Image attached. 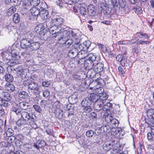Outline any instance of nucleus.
Returning <instances> with one entry per match:
<instances>
[{
	"mask_svg": "<svg viewBox=\"0 0 154 154\" xmlns=\"http://www.w3.org/2000/svg\"><path fill=\"white\" fill-rule=\"evenodd\" d=\"M11 111L12 112L15 113L17 116L21 115L23 119L26 122H28L29 123H32L33 124H35V127L33 126L35 128L36 127V125L34 123L36 119V116L32 113H29L25 111H21V109L19 108L18 106L15 103L13 104Z\"/></svg>",
	"mask_w": 154,
	"mask_h": 154,
	"instance_id": "f257e3e1",
	"label": "nucleus"
},
{
	"mask_svg": "<svg viewBox=\"0 0 154 154\" xmlns=\"http://www.w3.org/2000/svg\"><path fill=\"white\" fill-rule=\"evenodd\" d=\"M21 48L25 49L28 54L31 51L36 50L39 48L40 44L37 42H33L28 39H23L20 42Z\"/></svg>",
	"mask_w": 154,
	"mask_h": 154,
	"instance_id": "f03ea898",
	"label": "nucleus"
},
{
	"mask_svg": "<svg viewBox=\"0 0 154 154\" xmlns=\"http://www.w3.org/2000/svg\"><path fill=\"white\" fill-rule=\"evenodd\" d=\"M99 59L97 57L96 54L94 53H91L88 55V59L84 63V66L86 70H90L92 69L94 66L96 61L97 62Z\"/></svg>",
	"mask_w": 154,
	"mask_h": 154,
	"instance_id": "7ed1b4c3",
	"label": "nucleus"
},
{
	"mask_svg": "<svg viewBox=\"0 0 154 154\" xmlns=\"http://www.w3.org/2000/svg\"><path fill=\"white\" fill-rule=\"evenodd\" d=\"M45 25L47 28L49 29L50 33L54 35V36L55 37H56L61 31V28L60 26H58L52 24L51 22L48 19L46 20Z\"/></svg>",
	"mask_w": 154,
	"mask_h": 154,
	"instance_id": "20e7f679",
	"label": "nucleus"
},
{
	"mask_svg": "<svg viewBox=\"0 0 154 154\" xmlns=\"http://www.w3.org/2000/svg\"><path fill=\"white\" fill-rule=\"evenodd\" d=\"M60 103L57 101L54 103L52 108L55 115L59 117H61L63 116V112L60 109Z\"/></svg>",
	"mask_w": 154,
	"mask_h": 154,
	"instance_id": "39448f33",
	"label": "nucleus"
},
{
	"mask_svg": "<svg viewBox=\"0 0 154 154\" xmlns=\"http://www.w3.org/2000/svg\"><path fill=\"white\" fill-rule=\"evenodd\" d=\"M10 54V52L7 51H3L1 53L2 59L5 61V63L9 65H10V64H11L13 62Z\"/></svg>",
	"mask_w": 154,
	"mask_h": 154,
	"instance_id": "423d86ee",
	"label": "nucleus"
},
{
	"mask_svg": "<svg viewBox=\"0 0 154 154\" xmlns=\"http://www.w3.org/2000/svg\"><path fill=\"white\" fill-rule=\"evenodd\" d=\"M15 70L18 76H22L29 73V70L28 69L21 66H17Z\"/></svg>",
	"mask_w": 154,
	"mask_h": 154,
	"instance_id": "0eeeda50",
	"label": "nucleus"
},
{
	"mask_svg": "<svg viewBox=\"0 0 154 154\" xmlns=\"http://www.w3.org/2000/svg\"><path fill=\"white\" fill-rule=\"evenodd\" d=\"M40 86H38V84L35 82H31L28 84L29 88L34 90L35 93L37 95L39 94L40 92Z\"/></svg>",
	"mask_w": 154,
	"mask_h": 154,
	"instance_id": "6e6552de",
	"label": "nucleus"
},
{
	"mask_svg": "<svg viewBox=\"0 0 154 154\" xmlns=\"http://www.w3.org/2000/svg\"><path fill=\"white\" fill-rule=\"evenodd\" d=\"M116 59L117 60L120 62L122 66L124 67L125 66L127 59L125 53L123 54H119L116 57Z\"/></svg>",
	"mask_w": 154,
	"mask_h": 154,
	"instance_id": "1a4fd4ad",
	"label": "nucleus"
},
{
	"mask_svg": "<svg viewBox=\"0 0 154 154\" xmlns=\"http://www.w3.org/2000/svg\"><path fill=\"white\" fill-rule=\"evenodd\" d=\"M0 98L6 101H9L11 99V95L7 92L2 91L0 88Z\"/></svg>",
	"mask_w": 154,
	"mask_h": 154,
	"instance_id": "9d476101",
	"label": "nucleus"
},
{
	"mask_svg": "<svg viewBox=\"0 0 154 154\" xmlns=\"http://www.w3.org/2000/svg\"><path fill=\"white\" fill-rule=\"evenodd\" d=\"M106 118H109V119L112 130H115V128H117L119 125L118 121L116 119H113V117L111 116H108Z\"/></svg>",
	"mask_w": 154,
	"mask_h": 154,
	"instance_id": "9b49d317",
	"label": "nucleus"
},
{
	"mask_svg": "<svg viewBox=\"0 0 154 154\" xmlns=\"http://www.w3.org/2000/svg\"><path fill=\"white\" fill-rule=\"evenodd\" d=\"M106 102L105 100H103L101 99H99L98 101L94 104L95 109L97 111H99L101 109L103 106V105Z\"/></svg>",
	"mask_w": 154,
	"mask_h": 154,
	"instance_id": "f8f14e48",
	"label": "nucleus"
},
{
	"mask_svg": "<svg viewBox=\"0 0 154 154\" xmlns=\"http://www.w3.org/2000/svg\"><path fill=\"white\" fill-rule=\"evenodd\" d=\"M104 69V65L102 63H97L94 68V71L97 73L102 72Z\"/></svg>",
	"mask_w": 154,
	"mask_h": 154,
	"instance_id": "ddd939ff",
	"label": "nucleus"
},
{
	"mask_svg": "<svg viewBox=\"0 0 154 154\" xmlns=\"http://www.w3.org/2000/svg\"><path fill=\"white\" fill-rule=\"evenodd\" d=\"M88 13L89 16H94L96 14V10L94 5H89L87 8Z\"/></svg>",
	"mask_w": 154,
	"mask_h": 154,
	"instance_id": "4468645a",
	"label": "nucleus"
},
{
	"mask_svg": "<svg viewBox=\"0 0 154 154\" xmlns=\"http://www.w3.org/2000/svg\"><path fill=\"white\" fill-rule=\"evenodd\" d=\"M78 54V50L73 47L71 49L68 53V56L71 58H75Z\"/></svg>",
	"mask_w": 154,
	"mask_h": 154,
	"instance_id": "2eb2a0df",
	"label": "nucleus"
},
{
	"mask_svg": "<svg viewBox=\"0 0 154 154\" xmlns=\"http://www.w3.org/2000/svg\"><path fill=\"white\" fill-rule=\"evenodd\" d=\"M50 22L54 25L60 26V25L63 23V19L62 18L58 17L52 20Z\"/></svg>",
	"mask_w": 154,
	"mask_h": 154,
	"instance_id": "dca6fc26",
	"label": "nucleus"
},
{
	"mask_svg": "<svg viewBox=\"0 0 154 154\" xmlns=\"http://www.w3.org/2000/svg\"><path fill=\"white\" fill-rule=\"evenodd\" d=\"M99 97L97 94L92 93L89 95L88 98L91 102L92 101L95 103L98 101L99 99H100Z\"/></svg>",
	"mask_w": 154,
	"mask_h": 154,
	"instance_id": "f3484780",
	"label": "nucleus"
},
{
	"mask_svg": "<svg viewBox=\"0 0 154 154\" xmlns=\"http://www.w3.org/2000/svg\"><path fill=\"white\" fill-rule=\"evenodd\" d=\"M10 54L11 55V60H16L20 59V56L19 55V53L17 50H12Z\"/></svg>",
	"mask_w": 154,
	"mask_h": 154,
	"instance_id": "a211bd4d",
	"label": "nucleus"
},
{
	"mask_svg": "<svg viewBox=\"0 0 154 154\" xmlns=\"http://www.w3.org/2000/svg\"><path fill=\"white\" fill-rule=\"evenodd\" d=\"M31 14L33 16H38L40 13V10L35 7L32 8L30 10Z\"/></svg>",
	"mask_w": 154,
	"mask_h": 154,
	"instance_id": "6ab92c4d",
	"label": "nucleus"
},
{
	"mask_svg": "<svg viewBox=\"0 0 154 154\" xmlns=\"http://www.w3.org/2000/svg\"><path fill=\"white\" fill-rule=\"evenodd\" d=\"M7 137H8L7 139V144L6 145H5V146L6 147H8L9 146H13V145H12L11 143H13L14 142L15 139V137L12 136Z\"/></svg>",
	"mask_w": 154,
	"mask_h": 154,
	"instance_id": "aec40b11",
	"label": "nucleus"
},
{
	"mask_svg": "<svg viewBox=\"0 0 154 154\" xmlns=\"http://www.w3.org/2000/svg\"><path fill=\"white\" fill-rule=\"evenodd\" d=\"M89 54L88 53L85 52V51H82L78 52V57L81 59H82L86 57H88V55Z\"/></svg>",
	"mask_w": 154,
	"mask_h": 154,
	"instance_id": "412c9836",
	"label": "nucleus"
},
{
	"mask_svg": "<svg viewBox=\"0 0 154 154\" xmlns=\"http://www.w3.org/2000/svg\"><path fill=\"white\" fill-rule=\"evenodd\" d=\"M22 5L25 9H29L31 6V1L29 0H22Z\"/></svg>",
	"mask_w": 154,
	"mask_h": 154,
	"instance_id": "4be33fe9",
	"label": "nucleus"
},
{
	"mask_svg": "<svg viewBox=\"0 0 154 154\" xmlns=\"http://www.w3.org/2000/svg\"><path fill=\"white\" fill-rule=\"evenodd\" d=\"M5 88L7 91L10 92L13 91L15 89L14 85L9 83H7L5 85Z\"/></svg>",
	"mask_w": 154,
	"mask_h": 154,
	"instance_id": "5701e85b",
	"label": "nucleus"
},
{
	"mask_svg": "<svg viewBox=\"0 0 154 154\" xmlns=\"http://www.w3.org/2000/svg\"><path fill=\"white\" fill-rule=\"evenodd\" d=\"M135 35L140 38H143L146 39H148L149 38V36L147 34L141 32H137L135 33Z\"/></svg>",
	"mask_w": 154,
	"mask_h": 154,
	"instance_id": "b1692460",
	"label": "nucleus"
},
{
	"mask_svg": "<svg viewBox=\"0 0 154 154\" xmlns=\"http://www.w3.org/2000/svg\"><path fill=\"white\" fill-rule=\"evenodd\" d=\"M40 14L41 18L43 20L46 19L48 18V13L47 11L45 10H42V11H40Z\"/></svg>",
	"mask_w": 154,
	"mask_h": 154,
	"instance_id": "393cba45",
	"label": "nucleus"
},
{
	"mask_svg": "<svg viewBox=\"0 0 154 154\" xmlns=\"http://www.w3.org/2000/svg\"><path fill=\"white\" fill-rule=\"evenodd\" d=\"M14 6L11 7L6 11V13L8 16H11L16 11V8Z\"/></svg>",
	"mask_w": 154,
	"mask_h": 154,
	"instance_id": "a878e982",
	"label": "nucleus"
},
{
	"mask_svg": "<svg viewBox=\"0 0 154 154\" xmlns=\"http://www.w3.org/2000/svg\"><path fill=\"white\" fill-rule=\"evenodd\" d=\"M147 115L148 117L154 122V108L148 110L147 112Z\"/></svg>",
	"mask_w": 154,
	"mask_h": 154,
	"instance_id": "bb28decb",
	"label": "nucleus"
},
{
	"mask_svg": "<svg viewBox=\"0 0 154 154\" xmlns=\"http://www.w3.org/2000/svg\"><path fill=\"white\" fill-rule=\"evenodd\" d=\"M18 96L20 98L25 99L28 97L29 95L27 92L23 91L18 93Z\"/></svg>",
	"mask_w": 154,
	"mask_h": 154,
	"instance_id": "cd10ccee",
	"label": "nucleus"
},
{
	"mask_svg": "<svg viewBox=\"0 0 154 154\" xmlns=\"http://www.w3.org/2000/svg\"><path fill=\"white\" fill-rule=\"evenodd\" d=\"M81 104L82 106H90L91 103V102L88 98H85L82 100Z\"/></svg>",
	"mask_w": 154,
	"mask_h": 154,
	"instance_id": "c85d7f7f",
	"label": "nucleus"
},
{
	"mask_svg": "<svg viewBox=\"0 0 154 154\" xmlns=\"http://www.w3.org/2000/svg\"><path fill=\"white\" fill-rule=\"evenodd\" d=\"M19 108L20 109H22L23 110H26L28 106V103L25 102H21L19 103Z\"/></svg>",
	"mask_w": 154,
	"mask_h": 154,
	"instance_id": "c756f323",
	"label": "nucleus"
},
{
	"mask_svg": "<svg viewBox=\"0 0 154 154\" xmlns=\"http://www.w3.org/2000/svg\"><path fill=\"white\" fill-rule=\"evenodd\" d=\"M112 103L107 102L106 104L103 106V111H106L112 109Z\"/></svg>",
	"mask_w": 154,
	"mask_h": 154,
	"instance_id": "7c9ffc66",
	"label": "nucleus"
},
{
	"mask_svg": "<svg viewBox=\"0 0 154 154\" xmlns=\"http://www.w3.org/2000/svg\"><path fill=\"white\" fill-rule=\"evenodd\" d=\"M5 81L8 82H12L14 80L13 76L10 74H6L5 76Z\"/></svg>",
	"mask_w": 154,
	"mask_h": 154,
	"instance_id": "2f4dec72",
	"label": "nucleus"
},
{
	"mask_svg": "<svg viewBox=\"0 0 154 154\" xmlns=\"http://www.w3.org/2000/svg\"><path fill=\"white\" fill-rule=\"evenodd\" d=\"M90 89L91 90H93L94 92L96 93L97 94H100L102 93L103 91V88H95L94 87H90Z\"/></svg>",
	"mask_w": 154,
	"mask_h": 154,
	"instance_id": "473e14b6",
	"label": "nucleus"
},
{
	"mask_svg": "<svg viewBox=\"0 0 154 154\" xmlns=\"http://www.w3.org/2000/svg\"><path fill=\"white\" fill-rule=\"evenodd\" d=\"M63 3L71 5L73 3L77 2L79 0H59Z\"/></svg>",
	"mask_w": 154,
	"mask_h": 154,
	"instance_id": "72a5a7b5",
	"label": "nucleus"
},
{
	"mask_svg": "<svg viewBox=\"0 0 154 154\" xmlns=\"http://www.w3.org/2000/svg\"><path fill=\"white\" fill-rule=\"evenodd\" d=\"M13 22L15 23H19L20 21L19 15L18 14H15L13 16Z\"/></svg>",
	"mask_w": 154,
	"mask_h": 154,
	"instance_id": "f704fd0d",
	"label": "nucleus"
},
{
	"mask_svg": "<svg viewBox=\"0 0 154 154\" xmlns=\"http://www.w3.org/2000/svg\"><path fill=\"white\" fill-rule=\"evenodd\" d=\"M102 10L104 14L108 15L110 12L111 9L107 6H104L102 8Z\"/></svg>",
	"mask_w": 154,
	"mask_h": 154,
	"instance_id": "c9c22d12",
	"label": "nucleus"
},
{
	"mask_svg": "<svg viewBox=\"0 0 154 154\" xmlns=\"http://www.w3.org/2000/svg\"><path fill=\"white\" fill-rule=\"evenodd\" d=\"M80 14L83 15H85L87 11L86 8L83 7V5L80 4V8H79Z\"/></svg>",
	"mask_w": 154,
	"mask_h": 154,
	"instance_id": "e433bc0d",
	"label": "nucleus"
},
{
	"mask_svg": "<svg viewBox=\"0 0 154 154\" xmlns=\"http://www.w3.org/2000/svg\"><path fill=\"white\" fill-rule=\"evenodd\" d=\"M100 49L103 51L104 53H106L107 52V48L104 45L100 43H97V44Z\"/></svg>",
	"mask_w": 154,
	"mask_h": 154,
	"instance_id": "4c0bfd02",
	"label": "nucleus"
},
{
	"mask_svg": "<svg viewBox=\"0 0 154 154\" xmlns=\"http://www.w3.org/2000/svg\"><path fill=\"white\" fill-rule=\"evenodd\" d=\"M120 148L117 146H114L112 148V151L111 154H116L120 152L121 150Z\"/></svg>",
	"mask_w": 154,
	"mask_h": 154,
	"instance_id": "58836bf2",
	"label": "nucleus"
},
{
	"mask_svg": "<svg viewBox=\"0 0 154 154\" xmlns=\"http://www.w3.org/2000/svg\"><path fill=\"white\" fill-rule=\"evenodd\" d=\"M26 122L23 119H19L16 122V124L18 126H21V125H25Z\"/></svg>",
	"mask_w": 154,
	"mask_h": 154,
	"instance_id": "ea45409f",
	"label": "nucleus"
},
{
	"mask_svg": "<svg viewBox=\"0 0 154 154\" xmlns=\"http://www.w3.org/2000/svg\"><path fill=\"white\" fill-rule=\"evenodd\" d=\"M8 101L0 98V105L7 107L8 106Z\"/></svg>",
	"mask_w": 154,
	"mask_h": 154,
	"instance_id": "a19ab883",
	"label": "nucleus"
},
{
	"mask_svg": "<svg viewBox=\"0 0 154 154\" xmlns=\"http://www.w3.org/2000/svg\"><path fill=\"white\" fill-rule=\"evenodd\" d=\"M84 108L83 109L84 112L86 113H89L92 110V109L90 106H83Z\"/></svg>",
	"mask_w": 154,
	"mask_h": 154,
	"instance_id": "79ce46f5",
	"label": "nucleus"
},
{
	"mask_svg": "<svg viewBox=\"0 0 154 154\" xmlns=\"http://www.w3.org/2000/svg\"><path fill=\"white\" fill-rule=\"evenodd\" d=\"M31 6H37L40 3V0H31Z\"/></svg>",
	"mask_w": 154,
	"mask_h": 154,
	"instance_id": "37998d69",
	"label": "nucleus"
},
{
	"mask_svg": "<svg viewBox=\"0 0 154 154\" xmlns=\"http://www.w3.org/2000/svg\"><path fill=\"white\" fill-rule=\"evenodd\" d=\"M13 131L11 128H9L8 129L6 132V134L7 136H12L13 135Z\"/></svg>",
	"mask_w": 154,
	"mask_h": 154,
	"instance_id": "c03bdc74",
	"label": "nucleus"
},
{
	"mask_svg": "<svg viewBox=\"0 0 154 154\" xmlns=\"http://www.w3.org/2000/svg\"><path fill=\"white\" fill-rule=\"evenodd\" d=\"M83 43L84 45L85 48H86L87 49L90 46L91 43L89 40H87L84 41Z\"/></svg>",
	"mask_w": 154,
	"mask_h": 154,
	"instance_id": "a18cd8bd",
	"label": "nucleus"
},
{
	"mask_svg": "<svg viewBox=\"0 0 154 154\" xmlns=\"http://www.w3.org/2000/svg\"><path fill=\"white\" fill-rule=\"evenodd\" d=\"M94 134V132L92 130H89L87 131L86 133V135L88 137H92Z\"/></svg>",
	"mask_w": 154,
	"mask_h": 154,
	"instance_id": "49530a36",
	"label": "nucleus"
},
{
	"mask_svg": "<svg viewBox=\"0 0 154 154\" xmlns=\"http://www.w3.org/2000/svg\"><path fill=\"white\" fill-rule=\"evenodd\" d=\"M42 29V25H38L35 27L34 30L37 33H38L40 32Z\"/></svg>",
	"mask_w": 154,
	"mask_h": 154,
	"instance_id": "de8ad7c7",
	"label": "nucleus"
},
{
	"mask_svg": "<svg viewBox=\"0 0 154 154\" xmlns=\"http://www.w3.org/2000/svg\"><path fill=\"white\" fill-rule=\"evenodd\" d=\"M101 128L103 129V132L106 134L109 133L110 131V128L107 126L103 127Z\"/></svg>",
	"mask_w": 154,
	"mask_h": 154,
	"instance_id": "09e8293b",
	"label": "nucleus"
},
{
	"mask_svg": "<svg viewBox=\"0 0 154 154\" xmlns=\"http://www.w3.org/2000/svg\"><path fill=\"white\" fill-rule=\"evenodd\" d=\"M33 107L34 109L36 112L39 113H41L42 111V110L41 108L40 107L36 105H34L33 106Z\"/></svg>",
	"mask_w": 154,
	"mask_h": 154,
	"instance_id": "8fccbe9b",
	"label": "nucleus"
},
{
	"mask_svg": "<svg viewBox=\"0 0 154 154\" xmlns=\"http://www.w3.org/2000/svg\"><path fill=\"white\" fill-rule=\"evenodd\" d=\"M72 43V40L69 39L67 40L65 43L64 45L68 47L70 46Z\"/></svg>",
	"mask_w": 154,
	"mask_h": 154,
	"instance_id": "3c124183",
	"label": "nucleus"
},
{
	"mask_svg": "<svg viewBox=\"0 0 154 154\" xmlns=\"http://www.w3.org/2000/svg\"><path fill=\"white\" fill-rule=\"evenodd\" d=\"M80 38L78 36L74 38L73 41L75 44V45H76L79 44L80 42Z\"/></svg>",
	"mask_w": 154,
	"mask_h": 154,
	"instance_id": "603ef678",
	"label": "nucleus"
},
{
	"mask_svg": "<svg viewBox=\"0 0 154 154\" xmlns=\"http://www.w3.org/2000/svg\"><path fill=\"white\" fill-rule=\"evenodd\" d=\"M148 139L150 141L152 142L153 139V134L152 133L149 132L147 134V136Z\"/></svg>",
	"mask_w": 154,
	"mask_h": 154,
	"instance_id": "864d4df0",
	"label": "nucleus"
},
{
	"mask_svg": "<svg viewBox=\"0 0 154 154\" xmlns=\"http://www.w3.org/2000/svg\"><path fill=\"white\" fill-rule=\"evenodd\" d=\"M15 139H17L18 141H20L22 140L23 139V137L22 135L21 134H19L16 135L15 137Z\"/></svg>",
	"mask_w": 154,
	"mask_h": 154,
	"instance_id": "5fc2aeb1",
	"label": "nucleus"
},
{
	"mask_svg": "<svg viewBox=\"0 0 154 154\" xmlns=\"http://www.w3.org/2000/svg\"><path fill=\"white\" fill-rule=\"evenodd\" d=\"M74 47L75 48L77 49L78 52L79 51H83V49L82 48V46L81 44L79 45L78 44L76 45H75Z\"/></svg>",
	"mask_w": 154,
	"mask_h": 154,
	"instance_id": "6e6d98bb",
	"label": "nucleus"
},
{
	"mask_svg": "<svg viewBox=\"0 0 154 154\" xmlns=\"http://www.w3.org/2000/svg\"><path fill=\"white\" fill-rule=\"evenodd\" d=\"M53 131V129L48 128L46 129V132L49 135H53L54 134Z\"/></svg>",
	"mask_w": 154,
	"mask_h": 154,
	"instance_id": "4d7b16f0",
	"label": "nucleus"
},
{
	"mask_svg": "<svg viewBox=\"0 0 154 154\" xmlns=\"http://www.w3.org/2000/svg\"><path fill=\"white\" fill-rule=\"evenodd\" d=\"M46 6L47 5L45 3H41L40 6L41 11H42V10H45V8Z\"/></svg>",
	"mask_w": 154,
	"mask_h": 154,
	"instance_id": "13d9d810",
	"label": "nucleus"
},
{
	"mask_svg": "<svg viewBox=\"0 0 154 154\" xmlns=\"http://www.w3.org/2000/svg\"><path fill=\"white\" fill-rule=\"evenodd\" d=\"M80 4L79 5L77 6H73L72 8L73 10L75 13H78V11L79 10L80 6Z\"/></svg>",
	"mask_w": 154,
	"mask_h": 154,
	"instance_id": "bf43d9fd",
	"label": "nucleus"
},
{
	"mask_svg": "<svg viewBox=\"0 0 154 154\" xmlns=\"http://www.w3.org/2000/svg\"><path fill=\"white\" fill-rule=\"evenodd\" d=\"M9 3V0H0V4L7 5Z\"/></svg>",
	"mask_w": 154,
	"mask_h": 154,
	"instance_id": "052dcab7",
	"label": "nucleus"
},
{
	"mask_svg": "<svg viewBox=\"0 0 154 154\" xmlns=\"http://www.w3.org/2000/svg\"><path fill=\"white\" fill-rule=\"evenodd\" d=\"M46 104L47 102L45 100H42L40 103V105L42 107H45Z\"/></svg>",
	"mask_w": 154,
	"mask_h": 154,
	"instance_id": "680f3d73",
	"label": "nucleus"
},
{
	"mask_svg": "<svg viewBox=\"0 0 154 154\" xmlns=\"http://www.w3.org/2000/svg\"><path fill=\"white\" fill-rule=\"evenodd\" d=\"M90 116V117L92 119H96L97 118V115L94 112H91V113Z\"/></svg>",
	"mask_w": 154,
	"mask_h": 154,
	"instance_id": "e2e57ef3",
	"label": "nucleus"
},
{
	"mask_svg": "<svg viewBox=\"0 0 154 154\" xmlns=\"http://www.w3.org/2000/svg\"><path fill=\"white\" fill-rule=\"evenodd\" d=\"M43 96L44 97H48L50 95V92L47 91L43 92Z\"/></svg>",
	"mask_w": 154,
	"mask_h": 154,
	"instance_id": "0e129e2a",
	"label": "nucleus"
},
{
	"mask_svg": "<svg viewBox=\"0 0 154 154\" xmlns=\"http://www.w3.org/2000/svg\"><path fill=\"white\" fill-rule=\"evenodd\" d=\"M50 84L48 81H44L42 83V85L43 86L45 87H48L49 86Z\"/></svg>",
	"mask_w": 154,
	"mask_h": 154,
	"instance_id": "69168bd1",
	"label": "nucleus"
},
{
	"mask_svg": "<svg viewBox=\"0 0 154 154\" xmlns=\"http://www.w3.org/2000/svg\"><path fill=\"white\" fill-rule=\"evenodd\" d=\"M119 5L121 8H124L125 6L126 2L125 1L122 0L121 2H120V3H119Z\"/></svg>",
	"mask_w": 154,
	"mask_h": 154,
	"instance_id": "338daca9",
	"label": "nucleus"
},
{
	"mask_svg": "<svg viewBox=\"0 0 154 154\" xmlns=\"http://www.w3.org/2000/svg\"><path fill=\"white\" fill-rule=\"evenodd\" d=\"M33 60H26V63L27 65H31L33 64Z\"/></svg>",
	"mask_w": 154,
	"mask_h": 154,
	"instance_id": "774afa93",
	"label": "nucleus"
}]
</instances>
